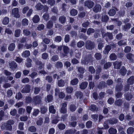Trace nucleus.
<instances>
[{"label":"nucleus","mask_w":134,"mask_h":134,"mask_svg":"<svg viewBox=\"0 0 134 134\" xmlns=\"http://www.w3.org/2000/svg\"><path fill=\"white\" fill-rule=\"evenodd\" d=\"M79 80L77 78H75L71 81V84L73 85H77L78 83Z\"/></svg>","instance_id":"7c9ffc66"},{"label":"nucleus","mask_w":134,"mask_h":134,"mask_svg":"<svg viewBox=\"0 0 134 134\" xmlns=\"http://www.w3.org/2000/svg\"><path fill=\"white\" fill-rule=\"evenodd\" d=\"M87 85L88 83L87 82H82L80 85V88L81 89L84 90L86 88Z\"/></svg>","instance_id":"f8f14e48"},{"label":"nucleus","mask_w":134,"mask_h":134,"mask_svg":"<svg viewBox=\"0 0 134 134\" xmlns=\"http://www.w3.org/2000/svg\"><path fill=\"white\" fill-rule=\"evenodd\" d=\"M126 57L131 62H133L134 60V54L131 53H128L126 55Z\"/></svg>","instance_id":"9d476101"},{"label":"nucleus","mask_w":134,"mask_h":134,"mask_svg":"<svg viewBox=\"0 0 134 134\" xmlns=\"http://www.w3.org/2000/svg\"><path fill=\"white\" fill-rule=\"evenodd\" d=\"M30 55V52L29 51H25L22 54V57L25 58L28 57Z\"/></svg>","instance_id":"f3484780"},{"label":"nucleus","mask_w":134,"mask_h":134,"mask_svg":"<svg viewBox=\"0 0 134 134\" xmlns=\"http://www.w3.org/2000/svg\"><path fill=\"white\" fill-rule=\"evenodd\" d=\"M107 86L105 83L104 81L101 82L98 86V88L100 89H102L103 88H104L106 87Z\"/></svg>","instance_id":"412c9836"},{"label":"nucleus","mask_w":134,"mask_h":134,"mask_svg":"<svg viewBox=\"0 0 134 134\" xmlns=\"http://www.w3.org/2000/svg\"><path fill=\"white\" fill-rule=\"evenodd\" d=\"M134 132V129L132 127L129 128L127 130V132L128 134H132Z\"/></svg>","instance_id":"c03bdc74"},{"label":"nucleus","mask_w":134,"mask_h":134,"mask_svg":"<svg viewBox=\"0 0 134 134\" xmlns=\"http://www.w3.org/2000/svg\"><path fill=\"white\" fill-rule=\"evenodd\" d=\"M120 73L122 75H124L126 73V70L124 67H122L119 71Z\"/></svg>","instance_id":"2f4dec72"},{"label":"nucleus","mask_w":134,"mask_h":134,"mask_svg":"<svg viewBox=\"0 0 134 134\" xmlns=\"http://www.w3.org/2000/svg\"><path fill=\"white\" fill-rule=\"evenodd\" d=\"M64 81L62 80H60L58 81V85L59 86H64Z\"/></svg>","instance_id":"3c124183"},{"label":"nucleus","mask_w":134,"mask_h":134,"mask_svg":"<svg viewBox=\"0 0 134 134\" xmlns=\"http://www.w3.org/2000/svg\"><path fill=\"white\" fill-rule=\"evenodd\" d=\"M35 7L37 10H41L42 9L43 6L40 3H39L36 5Z\"/></svg>","instance_id":"e433bc0d"},{"label":"nucleus","mask_w":134,"mask_h":134,"mask_svg":"<svg viewBox=\"0 0 134 134\" xmlns=\"http://www.w3.org/2000/svg\"><path fill=\"white\" fill-rule=\"evenodd\" d=\"M73 89L71 87H67L66 89V92L68 93H71L73 91Z\"/></svg>","instance_id":"473e14b6"},{"label":"nucleus","mask_w":134,"mask_h":134,"mask_svg":"<svg viewBox=\"0 0 134 134\" xmlns=\"http://www.w3.org/2000/svg\"><path fill=\"white\" fill-rule=\"evenodd\" d=\"M36 128L34 126H31L28 128V130L32 132H35L36 131Z\"/></svg>","instance_id":"79ce46f5"},{"label":"nucleus","mask_w":134,"mask_h":134,"mask_svg":"<svg viewBox=\"0 0 134 134\" xmlns=\"http://www.w3.org/2000/svg\"><path fill=\"white\" fill-rule=\"evenodd\" d=\"M23 32V34L26 36L29 35L30 34V31L27 29H24Z\"/></svg>","instance_id":"5fc2aeb1"},{"label":"nucleus","mask_w":134,"mask_h":134,"mask_svg":"<svg viewBox=\"0 0 134 134\" xmlns=\"http://www.w3.org/2000/svg\"><path fill=\"white\" fill-rule=\"evenodd\" d=\"M117 57L115 53L111 54L110 56V58L111 60H115L116 59Z\"/></svg>","instance_id":"6e6d98bb"},{"label":"nucleus","mask_w":134,"mask_h":134,"mask_svg":"<svg viewBox=\"0 0 134 134\" xmlns=\"http://www.w3.org/2000/svg\"><path fill=\"white\" fill-rule=\"evenodd\" d=\"M47 2L49 4L52 6L55 4V1L54 0H48Z\"/></svg>","instance_id":"680f3d73"},{"label":"nucleus","mask_w":134,"mask_h":134,"mask_svg":"<svg viewBox=\"0 0 134 134\" xmlns=\"http://www.w3.org/2000/svg\"><path fill=\"white\" fill-rule=\"evenodd\" d=\"M49 112L53 114H54L55 113V110L53 105H52L49 107Z\"/></svg>","instance_id":"de8ad7c7"},{"label":"nucleus","mask_w":134,"mask_h":134,"mask_svg":"<svg viewBox=\"0 0 134 134\" xmlns=\"http://www.w3.org/2000/svg\"><path fill=\"white\" fill-rule=\"evenodd\" d=\"M114 68L119 69L121 65V63L118 62H115L114 63Z\"/></svg>","instance_id":"2eb2a0df"},{"label":"nucleus","mask_w":134,"mask_h":134,"mask_svg":"<svg viewBox=\"0 0 134 134\" xmlns=\"http://www.w3.org/2000/svg\"><path fill=\"white\" fill-rule=\"evenodd\" d=\"M26 61L27 63H25L26 66L28 68L31 67V65L32 60L29 58H28L27 59Z\"/></svg>","instance_id":"bb28decb"},{"label":"nucleus","mask_w":134,"mask_h":134,"mask_svg":"<svg viewBox=\"0 0 134 134\" xmlns=\"http://www.w3.org/2000/svg\"><path fill=\"white\" fill-rule=\"evenodd\" d=\"M122 103V101L121 99H119L116 100L115 102V104L116 105L119 106L121 105Z\"/></svg>","instance_id":"72a5a7b5"},{"label":"nucleus","mask_w":134,"mask_h":134,"mask_svg":"<svg viewBox=\"0 0 134 134\" xmlns=\"http://www.w3.org/2000/svg\"><path fill=\"white\" fill-rule=\"evenodd\" d=\"M116 13V11L114 9H110L108 13L109 15L111 16H114Z\"/></svg>","instance_id":"cd10ccee"},{"label":"nucleus","mask_w":134,"mask_h":134,"mask_svg":"<svg viewBox=\"0 0 134 134\" xmlns=\"http://www.w3.org/2000/svg\"><path fill=\"white\" fill-rule=\"evenodd\" d=\"M58 57L57 55H55L53 56L51 60L53 62H55L58 60Z\"/></svg>","instance_id":"774afa93"},{"label":"nucleus","mask_w":134,"mask_h":134,"mask_svg":"<svg viewBox=\"0 0 134 134\" xmlns=\"http://www.w3.org/2000/svg\"><path fill=\"white\" fill-rule=\"evenodd\" d=\"M59 20L61 23H64L66 21V17L64 15L61 16L59 17Z\"/></svg>","instance_id":"4468645a"},{"label":"nucleus","mask_w":134,"mask_h":134,"mask_svg":"<svg viewBox=\"0 0 134 134\" xmlns=\"http://www.w3.org/2000/svg\"><path fill=\"white\" fill-rule=\"evenodd\" d=\"M55 67L58 68H61L63 66L62 63L58 61L55 64Z\"/></svg>","instance_id":"c85d7f7f"},{"label":"nucleus","mask_w":134,"mask_h":134,"mask_svg":"<svg viewBox=\"0 0 134 134\" xmlns=\"http://www.w3.org/2000/svg\"><path fill=\"white\" fill-rule=\"evenodd\" d=\"M127 83L128 85L133 84L134 83V77H131L127 80Z\"/></svg>","instance_id":"5701e85b"},{"label":"nucleus","mask_w":134,"mask_h":134,"mask_svg":"<svg viewBox=\"0 0 134 134\" xmlns=\"http://www.w3.org/2000/svg\"><path fill=\"white\" fill-rule=\"evenodd\" d=\"M10 68L11 69H16L17 67V65L14 62H12L9 63Z\"/></svg>","instance_id":"4be33fe9"},{"label":"nucleus","mask_w":134,"mask_h":134,"mask_svg":"<svg viewBox=\"0 0 134 134\" xmlns=\"http://www.w3.org/2000/svg\"><path fill=\"white\" fill-rule=\"evenodd\" d=\"M62 107L60 110V112L62 113H65L66 112V109L65 108L67 106V103H64L62 104Z\"/></svg>","instance_id":"423d86ee"},{"label":"nucleus","mask_w":134,"mask_h":134,"mask_svg":"<svg viewBox=\"0 0 134 134\" xmlns=\"http://www.w3.org/2000/svg\"><path fill=\"white\" fill-rule=\"evenodd\" d=\"M14 121L12 120H8L6 124H3L1 126L2 129L4 130L11 131L12 129V125L14 123Z\"/></svg>","instance_id":"f257e3e1"},{"label":"nucleus","mask_w":134,"mask_h":134,"mask_svg":"<svg viewBox=\"0 0 134 134\" xmlns=\"http://www.w3.org/2000/svg\"><path fill=\"white\" fill-rule=\"evenodd\" d=\"M62 40V37L60 36L56 37L54 41L57 42H60Z\"/></svg>","instance_id":"338daca9"},{"label":"nucleus","mask_w":134,"mask_h":134,"mask_svg":"<svg viewBox=\"0 0 134 134\" xmlns=\"http://www.w3.org/2000/svg\"><path fill=\"white\" fill-rule=\"evenodd\" d=\"M95 32L94 30L93 29L89 28L87 31V33L88 35H90L91 34Z\"/></svg>","instance_id":"4d7b16f0"},{"label":"nucleus","mask_w":134,"mask_h":134,"mask_svg":"<svg viewBox=\"0 0 134 134\" xmlns=\"http://www.w3.org/2000/svg\"><path fill=\"white\" fill-rule=\"evenodd\" d=\"M130 27V24L129 23H127L124 26L123 29L124 30L126 31L129 29Z\"/></svg>","instance_id":"09e8293b"},{"label":"nucleus","mask_w":134,"mask_h":134,"mask_svg":"<svg viewBox=\"0 0 134 134\" xmlns=\"http://www.w3.org/2000/svg\"><path fill=\"white\" fill-rule=\"evenodd\" d=\"M1 51L2 52H4L7 49V44H3L1 47Z\"/></svg>","instance_id":"ea45409f"},{"label":"nucleus","mask_w":134,"mask_h":134,"mask_svg":"<svg viewBox=\"0 0 134 134\" xmlns=\"http://www.w3.org/2000/svg\"><path fill=\"white\" fill-rule=\"evenodd\" d=\"M95 44L94 42L90 41L88 40L86 43V47L87 49L91 50L94 48Z\"/></svg>","instance_id":"f03ea898"},{"label":"nucleus","mask_w":134,"mask_h":134,"mask_svg":"<svg viewBox=\"0 0 134 134\" xmlns=\"http://www.w3.org/2000/svg\"><path fill=\"white\" fill-rule=\"evenodd\" d=\"M111 47L109 45L107 46L105 48V49L103 51V53L105 54H108L109 51L111 49Z\"/></svg>","instance_id":"a211bd4d"},{"label":"nucleus","mask_w":134,"mask_h":134,"mask_svg":"<svg viewBox=\"0 0 134 134\" xmlns=\"http://www.w3.org/2000/svg\"><path fill=\"white\" fill-rule=\"evenodd\" d=\"M94 3L91 1H87L85 2V5L89 8H91L93 6Z\"/></svg>","instance_id":"6e6552de"},{"label":"nucleus","mask_w":134,"mask_h":134,"mask_svg":"<svg viewBox=\"0 0 134 134\" xmlns=\"http://www.w3.org/2000/svg\"><path fill=\"white\" fill-rule=\"evenodd\" d=\"M84 42L82 41H80L78 42L77 44V45L79 47H81L84 45Z\"/></svg>","instance_id":"69168bd1"},{"label":"nucleus","mask_w":134,"mask_h":134,"mask_svg":"<svg viewBox=\"0 0 134 134\" xmlns=\"http://www.w3.org/2000/svg\"><path fill=\"white\" fill-rule=\"evenodd\" d=\"M89 109L90 110L92 111H96L98 109L97 107L94 104L91 105L89 107Z\"/></svg>","instance_id":"6ab92c4d"},{"label":"nucleus","mask_w":134,"mask_h":134,"mask_svg":"<svg viewBox=\"0 0 134 134\" xmlns=\"http://www.w3.org/2000/svg\"><path fill=\"white\" fill-rule=\"evenodd\" d=\"M69 49L68 47L66 46H63V50L65 54H67L69 51Z\"/></svg>","instance_id":"e2e57ef3"},{"label":"nucleus","mask_w":134,"mask_h":134,"mask_svg":"<svg viewBox=\"0 0 134 134\" xmlns=\"http://www.w3.org/2000/svg\"><path fill=\"white\" fill-rule=\"evenodd\" d=\"M132 97V95L130 93L128 92L125 94V99L128 100H130Z\"/></svg>","instance_id":"ddd939ff"},{"label":"nucleus","mask_w":134,"mask_h":134,"mask_svg":"<svg viewBox=\"0 0 134 134\" xmlns=\"http://www.w3.org/2000/svg\"><path fill=\"white\" fill-rule=\"evenodd\" d=\"M47 110V109L46 108L44 107H42L41 109V112L42 114H44L46 113Z\"/></svg>","instance_id":"13d9d810"},{"label":"nucleus","mask_w":134,"mask_h":134,"mask_svg":"<svg viewBox=\"0 0 134 134\" xmlns=\"http://www.w3.org/2000/svg\"><path fill=\"white\" fill-rule=\"evenodd\" d=\"M109 19L108 17L106 15H103L102 17V21L103 22H106Z\"/></svg>","instance_id":"49530a36"},{"label":"nucleus","mask_w":134,"mask_h":134,"mask_svg":"<svg viewBox=\"0 0 134 134\" xmlns=\"http://www.w3.org/2000/svg\"><path fill=\"white\" fill-rule=\"evenodd\" d=\"M101 6L99 4H97L93 8V11L97 13L99 12L101 10Z\"/></svg>","instance_id":"9b49d317"},{"label":"nucleus","mask_w":134,"mask_h":134,"mask_svg":"<svg viewBox=\"0 0 134 134\" xmlns=\"http://www.w3.org/2000/svg\"><path fill=\"white\" fill-rule=\"evenodd\" d=\"M21 23L24 26H26L28 25L29 21L26 19L25 18L22 20Z\"/></svg>","instance_id":"f704fd0d"},{"label":"nucleus","mask_w":134,"mask_h":134,"mask_svg":"<svg viewBox=\"0 0 134 134\" xmlns=\"http://www.w3.org/2000/svg\"><path fill=\"white\" fill-rule=\"evenodd\" d=\"M58 128L60 130H63L64 129L65 127V125L64 124L61 123L58 125Z\"/></svg>","instance_id":"052dcab7"},{"label":"nucleus","mask_w":134,"mask_h":134,"mask_svg":"<svg viewBox=\"0 0 134 134\" xmlns=\"http://www.w3.org/2000/svg\"><path fill=\"white\" fill-rule=\"evenodd\" d=\"M40 91V87H35L34 89V93L35 94H37L39 93Z\"/></svg>","instance_id":"0e129e2a"},{"label":"nucleus","mask_w":134,"mask_h":134,"mask_svg":"<svg viewBox=\"0 0 134 134\" xmlns=\"http://www.w3.org/2000/svg\"><path fill=\"white\" fill-rule=\"evenodd\" d=\"M40 18L38 15H35L33 18V22L35 23H38L40 21Z\"/></svg>","instance_id":"b1692460"},{"label":"nucleus","mask_w":134,"mask_h":134,"mask_svg":"<svg viewBox=\"0 0 134 134\" xmlns=\"http://www.w3.org/2000/svg\"><path fill=\"white\" fill-rule=\"evenodd\" d=\"M53 22L52 20L49 21L47 23L46 25L47 27L49 29L52 28L53 26Z\"/></svg>","instance_id":"393cba45"},{"label":"nucleus","mask_w":134,"mask_h":134,"mask_svg":"<svg viewBox=\"0 0 134 134\" xmlns=\"http://www.w3.org/2000/svg\"><path fill=\"white\" fill-rule=\"evenodd\" d=\"M117 122V119L115 118H111L109 120V123L111 125L116 124Z\"/></svg>","instance_id":"dca6fc26"},{"label":"nucleus","mask_w":134,"mask_h":134,"mask_svg":"<svg viewBox=\"0 0 134 134\" xmlns=\"http://www.w3.org/2000/svg\"><path fill=\"white\" fill-rule=\"evenodd\" d=\"M102 36L103 37L107 36L110 39H112L113 38V35L112 33L105 32H102Z\"/></svg>","instance_id":"1a4fd4ad"},{"label":"nucleus","mask_w":134,"mask_h":134,"mask_svg":"<svg viewBox=\"0 0 134 134\" xmlns=\"http://www.w3.org/2000/svg\"><path fill=\"white\" fill-rule=\"evenodd\" d=\"M21 30L20 29L16 30L15 31L14 36L16 37H19L20 36Z\"/></svg>","instance_id":"58836bf2"},{"label":"nucleus","mask_w":134,"mask_h":134,"mask_svg":"<svg viewBox=\"0 0 134 134\" xmlns=\"http://www.w3.org/2000/svg\"><path fill=\"white\" fill-rule=\"evenodd\" d=\"M15 47V45L14 43H12L10 44L8 48L9 50L10 51H13Z\"/></svg>","instance_id":"a878e982"},{"label":"nucleus","mask_w":134,"mask_h":134,"mask_svg":"<svg viewBox=\"0 0 134 134\" xmlns=\"http://www.w3.org/2000/svg\"><path fill=\"white\" fill-rule=\"evenodd\" d=\"M53 100V96H52L49 94L47 96V97L45 98V100L46 102L48 101V102L51 101Z\"/></svg>","instance_id":"c9c22d12"},{"label":"nucleus","mask_w":134,"mask_h":134,"mask_svg":"<svg viewBox=\"0 0 134 134\" xmlns=\"http://www.w3.org/2000/svg\"><path fill=\"white\" fill-rule=\"evenodd\" d=\"M31 86L29 85H26L21 90V92L23 93H27L30 92V90Z\"/></svg>","instance_id":"0eeeda50"},{"label":"nucleus","mask_w":134,"mask_h":134,"mask_svg":"<svg viewBox=\"0 0 134 134\" xmlns=\"http://www.w3.org/2000/svg\"><path fill=\"white\" fill-rule=\"evenodd\" d=\"M9 21V19L8 18L5 17L3 19V23L4 25L7 24Z\"/></svg>","instance_id":"37998d69"},{"label":"nucleus","mask_w":134,"mask_h":134,"mask_svg":"<svg viewBox=\"0 0 134 134\" xmlns=\"http://www.w3.org/2000/svg\"><path fill=\"white\" fill-rule=\"evenodd\" d=\"M92 57L91 55L86 57L82 61V62L85 64H87L88 63L92 62Z\"/></svg>","instance_id":"7ed1b4c3"},{"label":"nucleus","mask_w":134,"mask_h":134,"mask_svg":"<svg viewBox=\"0 0 134 134\" xmlns=\"http://www.w3.org/2000/svg\"><path fill=\"white\" fill-rule=\"evenodd\" d=\"M5 115L4 112L3 110L0 111V121L2 120Z\"/></svg>","instance_id":"bf43d9fd"},{"label":"nucleus","mask_w":134,"mask_h":134,"mask_svg":"<svg viewBox=\"0 0 134 134\" xmlns=\"http://www.w3.org/2000/svg\"><path fill=\"white\" fill-rule=\"evenodd\" d=\"M123 85L122 84H117L116 86L115 89L116 91H121L122 89Z\"/></svg>","instance_id":"aec40b11"},{"label":"nucleus","mask_w":134,"mask_h":134,"mask_svg":"<svg viewBox=\"0 0 134 134\" xmlns=\"http://www.w3.org/2000/svg\"><path fill=\"white\" fill-rule=\"evenodd\" d=\"M76 108V107L74 104H71L70 107V110L72 112L75 111Z\"/></svg>","instance_id":"864d4df0"},{"label":"nucleus","mask_w":134,"mask_h":134,"mask_svg":"<svg viewBox=\"0 0 134 134\" xmlns=\"http://www.w3.org/2000/svg\"><path fill=\"white\" fill-rule=\"evenodd\" d=\"M42 97L39 96H36L33 98V102L36 104H39L41 102Z\"/></svg>","instance_id":"20e7f679"},{"label":"nucleus","mask_w":134,"mask_h":134,"mask_svg":"<svg viewBox=\"0 0 134 134\" xmlns=\"http://www.w3.org/2000/svg\"><path fill=\"white\" fill-rule=\"evenodd\" d=\"M75 131L72 129L66 130L64 133V134H74Z\"/></svg>","instance_id":"8fccbe9b"},{"label":"nucleus","mask_w":134,"mask_h":134,"mask_svg":"<svg viewBox=\"0 0 134 134\" xmlns=\"http://www.w3.org/2000/svg\"><path fill=\"white\" fill-rule=\"evenodd\" d=\"M108 131L110 134H115L117 132V130L116 129L112 127L109 129Z\"/></svg>","instance_id":"c756f323"},{"label":"nucleus","mask_w":134,"mask_h":134,"mask_svg":"<svg viewBox=\"0 0 134 134\" xmlns=\"http://www.w3.org/2000/svg\"><path fill=\"white\" fill-rule=\"evenodd\" d=\"M77 12H78L76 10L72 9L70 10V13L71 15L75 16L77 14Z\"/></svg>","instance_id":"4c0bfd02"},{"label":"nucleus","mask_w":134,"mask_h":134,"mask_svg":"<svg viewBox=\"0 0 134 134\" xmlns=\"http://www.w3.org/2000/svg\"><path fill=\"white\" fill-rule=\"evenodd\" d=\"M12 14L14 15L15 17L16 18H19L20 17V15L18 12V8H15L13 9L12 10Z\"/></svg>","instance_id":"39448f33"},{"label":"nucleus","mask_w":134,"mask_h":134,"mask_svg":"<svg viewBox=\"0 0 134 134\" xmlns=\"http://www.w3.org/2000/svg\"><path fill=\"white\" fill-rule=\"evenodd\" d=\"M43 19L46 21L48 20L49 18V15L47 13H46L43 15Z\"/></svg>","instance_id":"603ef678"},{"label":"nucleus","mask_w":134,"mask_h":134,"mask_svg":"<svg viewBox=\"0 0 134 134\" xmlns=\"http://www.w3.org/2000/svg\"><path fill=\"white\" fill-rule=\"evenodd\" d=\"M75 95L77 98H79L80 99L83 96L82 93L80 91L76 92Z\"/></svg>","instance_id":"a19ab883"},{"label":"nucleus","mask_w":134,"mask_h":134,"mask_svg":"<svg viewBox=\"0 0 134 134\" xmlns=\"http://www.w3.org/2000/svg\"><path fill=\"white\" fill-rule=\"evenodd\" d=\"M95 58L97 60L100 59L102 58V55L100 53H96L95 55Z\"/></svg>","instance_id":"a18cd8bd"}]
</instances>
